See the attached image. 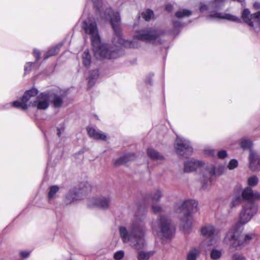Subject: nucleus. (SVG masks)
I'll use <instances>...</instances> for the list:
<instances>
[{
    "instance_id": "1",
    "label": "nucleus",
    "mask_w": 260,
    "mask_h": 260,
    "mask_svg": "<svg viewBox=\"0 0 260 260\" xmlns=\"http://www.w3.org/2000/svg\"><path fill=\"white\" fill-rule=\"evenodd\" d=\"M258 206L254 202H248L242 206L239 213V221L229 230L223 240L230 249L238 250L248 245L255 237L254 232L243 235V226L248 223L258 212Z\"/></svg>"
},
{
    "instance_id": "2",
    "label": "nucleus",
    "mask_w": 260,
    "mask_h": 260,
    "mask_svg": "<svg viewBox=\"0 0 260 260\" xmlns=\"http://www.w3.org/2000/svg\"><path fill=\"white\" fill-rule=\"evenodd\" d=\"M81 27L85 34L89 36L94 54L97 59H111L119 56L117 49L112 50L108 44L101 42L95 22L88 18L82 22Z\"/></svg>"
},
{
    "instance_id": "3",
    "label": "nucleus",
    "mask_w": 260,
    "mask_h": 260,
    "mask_svg": "<svg viewBox=\"0 0 260 260\" xmlns=\"http://www.w3.org/2000/svg\"><path fill=\"white\" fill-rule=\"evenodd\" d=\"M146 231L143 220L136 219L127 230L125 226H120V237L124 243H129L131 247L137 250L142 249L145 244L144 236Z\"/></svg>"
},
{
    "instance_id": "4",
    "label": "nucleus",
    "mask_w": 260,
    "mask_h": 260,
    "mask_svg": "<svg viewBox=\"0 0 260 260\" xmlns=\"http://www.w3.org/2000/svg\"><path fill=\"white\" fill-rule=\"evenodd\" d=\"M93 6L96 9V13L99 17L98 20L104 21H109L114 31L113 40H124L122 38L121 29L120 28V18L119 14L114 12L110 8L105 5H103L102 0H92Z\"/></svg>"
},
{
    "instance_id": "5",
    "label": "nucleus",
    "mask_w": 260,
    "mask_h": 260,
    "mask_svg": "<svg viewBox=\"0 0 260 260\" xmlns=\"http://www.w3.org/2000/svg\"><path fill=\"white\" fill-rule=\"evenodd\" d=\"M198 202L193 200L179 201L175 203L174 209L177 213H182L181 217L183 222V228L186 233H189L192 225L191 215L198 211Z\"/></svg>"
},
{
    "instance_id": "6",
    "label": "nucleus",
    "mask_w": 260,
    "mask_h": 260,
    "mask_svg": "<svg viewBox=\"0 0 260 260\" xmlns=\"http://www.w3.org/2000/svg\"><path fill=\"white\" fill-rule=\"evenodd\" d=\"M154 233L160 238L163 243L170 240L174 233L175 228L171 224V220L166 216L161 215L159 219L152 223Z\"/></svg>"
},
{
    "instance_id": "7",
    "label": "nucleus",
    "mask_w": 260,
    "mask_h": 260,
    "mask_svg": "<svg viewBox=\"0 0 260 260\" xmlns=\"http://www.w3.org/2000/svg\"><path fill=\"white\" fill-rule=\"evenodd\" d=\"M162 31L156 29H144L136 31L134 38L138 40L151 43L154 45H158L162 43L160 38Z\"/></svg>"
},
{
    "instance_id": "8",
    "label": "nucleus",
    "mask_w": 260,
    "mask_h": 260,
    "mask_svg": "<svg viewBox=\"0 0 260 260\" xmlns=\"http://www.w3.org/2000/svg\"><path fill=\"white\" fill-rule=\"evenodd\" d=\"M88 191L86 184H81L79 187L70 189L66 194L64 202L66 205L75 203L82 200Z\"/></svg>"
},
{
    "instance_id": "9",
    "label": "nucleus",
    "mask_w": 260,
    "mask_h": 260,
    "mask_svg": "<svg viewBox=\"0 0 260 260\" xmlns=\"http://www.w3.org/2000/svg\"><path fill=\"white\" fill-rule=\"evenodd\" d=\"M174 148L176 153L183 158L187 157L193 152L190 142L184 138L179 136L177 137Z\"/></svg>"
},
{
    "instance_id": "10",
    "label": "nucleus",
    "mask_w": 260,
    "mask_h": 260,
    "mask_svg": "<svg viewBox=\"0 0 260 260\" xmlns=\"http://www.w3.org/2000/svg\"><path fill=\"white\" fill-rule=\"evenodd\" d=\"M38 93V90L37 89L32 88L30 90H27L24 93L23 96L21 98V101H15L12 103H9L6 104V108H9L12 106L16 108H20L23 110H26L27 109L29 106V103L27 102L29 101L30 99L32 97H34L37 95Z\"/></svg>"
},
{
    "instance_id": "11",
    "label": "nucleus",
    "mask_w": 260,
    "mask_h": 260,
    "mask_svg": "<svg viewBox=\"0 0 260 260\" xmlns=\"http://www.w3.org/2000/svg\"><path fill=\"white\" fill-rule=\"evenodd\" d=\"M111 198L109 196L96 197L89 199L87 206L90 208H98L102 209H107L110 206Z\"/></svg>"
},
{
    "instance_id": "12",
    "label": "nucleus",
    "mask_w": 260,
    "mask_h": 260,
    "mask_svg": "<svg viewBox=\"0 0 260 260\" xmlns=\"http://www.w3.org/2000/svg\"><path fill=\"white\" fill-rule=\"evenodd\" d=\"M201 234L203 236L209 238L210 241L207 244L208 246L214 244L217 238L219 237V232L215 227L211 224H207L201 228Z\"/></svg>"
},
{
    "instance_id": "13",
    "label": "nucleus",
    "mask_w": 260,
    "mask_h": 260,
    "mask_svg": "<svg viewBox=\"0 0 260 260\" xmlns=\"http://www.w3.org/2000/svg\"><path fill=\"white\" fill-rule=\"evenodd\" d=\"M242 17L244 21L251 27L258 26L260 27V11L250 14L248 9L243 11Z\"/></svg>"
},
{
    "instance_id": "14",
    "label": "nucleus",
    "mask_w": 260,
    "mask_h": 260,
    "mask_svg": "<svg viewBox=\"0 0 260 260\" xmlns=\"http://www.w3.org/2000/svg\"><path fill=\"white\" fill-rule=\"evenodd\" d=\"M50 96L48 93H41L37 97L36 101L29 103V106L36 107L38 110H46L49 105Z\"/></svg>"
},
{
    "instance_id": "15",
    "label": "nucleus",
    "mask_w": 260,
    "mask_h": 260,
    "mask_svg": "<svg viewBox=\"0 0 260 260\" xmlns=\"http://www.w3.org/2000/svg\"><path fill=\"white\" fill-rule=\"evenodd\" d=\"M249 167L253 171L260 170V158L257 153L253 150H250L249 156Z\"/></svg>"
},
{
    "instance_id": "16",
    "label": "nucleus",
    "mask_w": 260,
    "mask_h": 260,
    "mask_svg": "<svg viewBox=\"0 0 260 260\" xmlns=\"http://www.w3.org/2000/svg\"><path fill=\"white\" fill-rule=\"evenodd\" d=\"M203 164L201 161L191 159L184 163V171L187 173L194 171L198 168L201 167Z\"/></svg>"
},
{
    "instance_id": "17",
    "label": "nucleus",
    "mask_w": 260,
    "mask_h": 260,
    "mask_svg": "<svg viewBox=\"0 0 260 260\" xmlns=\"http://www.w3.org/2000/svg\"><path fill=\"white\" fill-rule=\"evenodd\" d=\"M87 133L90 137L95 140H101L106 141L107 140V136L105 134L103 133L101 131L95 129L92 127L87 128Z\"/></svg>"
},
{
    "instance_id": "18",
    "label": "nucleus",
    "mask_w": 260,
    "mask_h": 260,
    "mask_svg": "<svg viewBox=\"0 0 260 260\" xmlns=\"http://www.w3.org/2000/svg\"><path fill=\"white\" fill-rule=\"evenodd\" d=\"M215 174L214 169H212L209 171L207 174L203 176L202 188L204 189H207L210 186L212 183V178Z\"/></svg>"
},
{
    "instance_id": "19",
    "label": "nucleus",
    "mask_w": 260,
    "mask_h": 260,
    "mask_svg": "<svg viewBox=\"0 0 260 260\" xmlns=\"http://www.w3.org/2000/svg\"><path fill=\"white\" fill-rule=\"evenodd\" d=\"M242 200V198L241 197V193L236 192L231 197V202L229 205V207L231 209L236 207L241 204Z\"/></svg>"
},
{
    "instance_id": "20",
    "label": "nucleus",
    "mask_w": 260,
    "mask_h": 260,
    "mask_svg": "<svg viewBox=\"0 0 260 260\" xmlns=\"http://www.w3.org/2000/svg\"><path fill=\"white\" fill-rule=\"evenodd\" d=\"M210 17H215L216 18H219L221 19H226L230 21H234V22H240V19L234 15H232L230 14H222L221 13H215L214 15H211L209 16Z\"/></svg>"
},
{
    "instance_id": "21",
    "label": "nucleus",
    "mask_w": 260,
    "mask_h": 260,
    "mask_svg": "<svg viewBox=\"0 0 260 260\" xmlns=\"http://www.w3.org/2000/svg\"><path fill=\"white\" fill-rule=\"evenodd\" d=\"M254 191L250 187H246L241 193L242 198L248 202H253Z\"/></svg>"
},
{
    "instance_id": "22",
    "label": "nucleus",
    "mask_w": 260,
    "mask_h": 260,
    "mask_svg": "<svg viewBox=\"0 0 260 260\" xmlns=\"http://www.w3.org/2000/svg\"><path fill=\"white\" fill-rule=\"evenodd\" d=\"M147 153L148 157L152 160H162L164 159L163 155L153 148H148Z\"/></svg>"
},
{
    "instance_id": "23",
    "label": "nucleus",
    "mask_w": 260,
    "mask_h": 260,
    "mask_svg": "<svg viewBox=\"0 0 260 260\" xmlns=\"http://www.w3.org/2000/svg\"><path fill=\"white\" fill-rule=\"evenodd\" d=\"M134 158L135 155L133 153H127L116 159L115 161V164L116 165H123Z\"/></svg>"
},
{
    "instance_id": "24",
    "label": "nucleus",
    "mask_w": 260,
    "mask_h": 260,
    "mask_svg": "<svg viewBox=\"0 0 260 260\" xmlns=\"http://www.w3.org/2000/svg\"><path fill=\"white\" fill-rule=\"evenodd\" d=\"M62 45V44L61 43L59 44L48 50L44 56V60H46L52 56L56 55L58 53L59 50Z\"/></svg>"
},
{
    "instance_id": "25",
    "label": "nucleus",
    "mask_w": 260,
    "mask_h": 260,
    "mask_svg": "<svg viewBox=\"0 0 260 260\" xmlns=\"http://www.w3.org/2000/svg\"><path fill=\"white\" fill-rule=\"evenodd\" d=\"M99 71L97 70H93L90 73V75L87 78L89 86L92 87L94 85L95 80L99 77Z\"/></svg>"
},
{
    "instance_id": "26",
    "label": "nucleus",
    "mask_w": 260,
    "mask_h": 260,
    "mask_svg": "<svg viewBox=\"0 0 260 260\" xmlns=\"http://www.w3.org/2000/svg\"><path fill=\"white\" fill-rule=\"evenodd\" d=\"M199 254L200 249L197 247L192 248L188 251L186 260H197V258Z\"/></svg>"
},
{
    "instance_id": "27",
    "label": "nucleus",
    "mask_w": 260,
    "mask_h": 260,
    "mask_svg": "<svg viewBox=\"0 0 260 260\" xmlns=\"http://www.w3.org/2000/svg\"><path fill=\"white\" fill-rule=\"evenodd\" d=\"M59 189V187L57 185H52L49 187L47 195V198L49 202L51 200L55 197V194L58 191Z\"/></svg>"
},
{
    "instance_id": "28",
    "label": "nucleus",
    "mask_w": 260,
    "mask_h": 260,
    "mask_svg": "<svg viewBox=\"0 0 260 260\" xmlns=\"http://www.w3.org/2000/svg\"><path fill=\"white\" fill-rule=\"evenodd\" d=\"M82 62L85 67H89L91 63V56L88 50H85L82 54Z\"/></svg>"
},
{
    "instance_id": "29",
    "label": "nucleus",
    "mask_w": 260,
    "mask_h": 260,
    "mask_svg": "<svg viewBox=\"0 0 260 260\" xmlns=\"http://www.w3.org/2000/svg\"><path fill=\"white\" fill-rule=\"evenodd\" d=\"M162 196V191L159 188L155 189L151 193V198L153 202H158Z\"/></svg>"
},
{
    "instance_id": "30",
    "label": "nucleus",
    "mask_w": 260,
    "mask_h": 260,
    "mask_svg": "<svg viewBox=\"0 0 260 260\" xmlns=\"http://www.w3.org/2000/svg\"><path fill=\"white\" fill-rule=\"evenodd\" d=\"M240 145L242 149H249L250 151L251 150V148L252 146V143L249 139L244 138L241 140Z\"/></svg>"
},
{
    "instance_id": "31",
    "label": "nucleus",
    "mask_w": 260,
    "mask_h": 260,
    "mask_svg": "<svg viewBox=\"0 0 260 260\" xmlns=\"http://www.w3.org/2000/svg\"><path fill=\"white\" fill-rule=\"evenodd\" d=\"M153 251L145 252L143 251H140L138 254V260H148L150 257L153 254Z\"/></svg>"
},
{
    "instance_id": "32",
    "label": "nucleus",
    "mask_w": 260,
    "mask_h": 260,
    "mask_svg": "<svg viewBox=\"0 0 260 260\" xmlns=\"http://www.w3.org/2000/svg\"><path fill=\"white\" fill-rule=\"evenodd\" d=\"M224 0H213L209 4V6L213 10H217L222 6Z\"/></svg>"
},
{
    "instance_id": "33",
    "label": "nucleus",
    "mask_w": 260,
    "mask_h": 260,
    "mask_svg": "<svg viewBox=\"0 0 260 260\" xmlns=\"http://www.w3.org/2000/svg\"><path fill=\"white\" fill-rule=\"evenodd\" d=\"M192 14V12L187 9H183L175 13V16L178 18L189 17Z\"/></svg>"
},
{
    "instance_id": "34",
    "label": "nucleus",
    "mask_w": 260,
    "mask_h": 260,
    "mask_svg": "<svg viewBox=\"0 0 260 260\" xmlns=\"http://www.w3.org/2000/svg\"><path fill=\"white\" fill-rule=\"evenodd\" d=\"M222 255V252L220 250L213 249L210 252V257L213 260L219 259Z\"/></svg>"
},
{
    "instance_id": "35",
    "label": "nucleus",
    "mask_w": 260,
    "mask_h": 260,
    "mask_svg": "<svg viewBox=\"0 0 260 260\" xmlns=\"http://www.w3.org/2000/svg\"><path fill=\"white\" fill-rule=\"evenodd\" d=\"M52 103L55 108H59L61 107L62 104V99L59 95H54Z\"/></svg>"
},
{
    "instance_id": "36",
    "label": "nucleus",
    "mask_w": 260,
    "mask_h": 260,
    "mask_svg": "<svg viewBox=\"0 0 260 260\" xmlns=\"http://www.w3.org/2000/svg\"><path fill=\"white\" fill-rule=\"evenodd\" d=\"M153 16V12L150 9H147L142 13V17L146 21H149Z\"/></svg>"
},
{
    "instance_id": "37",
    "label": "nucleus",
    "mask_w": 260,
    "mask_h": 260,
    "mask_svg": "<svg viewBox=\"0 0 260 260\" xmlns=\"http://www.w3.org/2000/svg\"><path fill=\"white\" fill-rule=\"evenodd\" d=\"M258 182V179L256 176H252L248 179V185L249 186H256Z\"/></svg>"
},
{
    "instance_id": "38",
    "label": "nucleus",
    "mask_w": 260,
    "mask_h": 260,
    "mask_svg": "<svg viewBox=\"0 0 260 260\" xmlns=\"http://www.w3.org/2000/svg\"><path fill=\"white\" fill-rule=\"evenodd\" d=\"M238 161L235 159H233L229 162L228 167L230 170H233L236 168L238 166Z\"/></svg>"
},
{
    "instance_id": "39",
    "label": "nucleus",
    "mask_w": 260,
    "mask_h": 260,
    "mask_svg": "<svg viewBox=\"0 0 260 260\" xmlns=\"http://www.w3.org/2000/svg\"><path fill=\"white\" fill-rule=\"evenodd\" d=\"M124 256V252L123 251L120 250L116 252L114 255V258L116 260H120Z\"/></svg>"
},
{
    "instance_id": "40",
    "label": "nucleus",
    "mask_w": 260,
    "mask_h": 260,
    "mask_svg": "<svg viewBox=\"0 0 260 260\" xmlns=\"http://www.w3.org/2000/svg\"><path fill=\"white\" fill-rule=\"evenodd\" d=\"M217 156L219 158L223 159L227 156V153L225 150H221L217 152Z\"/></svg>"
},
{
    "instance_id": "41",
    "label": "nucleus",
    "mask_w": 260,
    "mask_h": 260,
    "mask_svg": "<svg viewBox=\"0 0 260 260\" xmlns=\"http://www.w3.org/2000/svg\"><path fill=\"white\" fill-rule=\"evenodd\" d=\"M233 260H246L245 257L239 254H235L233 256Z\"/></svg>"
},
{
    "instance_id": "42",
    "label": "nucleus",
    "mask_w": 260,
    "mask_h": 260,
    "mask_svg": "<svg viewBox=\"0 0 260 260\" xmlns=\"http://www.w3.org/2000/svg\"><path fill=\"white\" fill-rule=\"evenodd\" d=\"M152 210L155 213H157L161 211V208L158 205H153L152 206Z\"/></svg>"
},
{
    "instance_id": "43",
    "label": "nucleus",
    "mask_w": 260,
    "mask_h": 260,
    "mask_svg": "<svg viewBox=\"0 0 260 260\" xmlns=\"http://www.w3.org/2000/svg\"><path fill=\"white\" fill-rule=\"evenodd\" d=\"M32 63H33L32 62H29L27 63L26 66L24 67V72L25 74L30 72L31 70V66Z\"/></svg>"
},
{
    "instance_id": "44",
    "label": "nucleus",
    "mask_w": 260,
    "mask_h": 260,
    "mask_svg": "<svg viewBox=\"0 0 260 260\" xmlns=\"http://www.w3.org/2000/svg\"><path fill=\"white\" fill-rule=\"evenodd\" d=\"M34 56L36 59V60L38 61L40 58V51L38 49H34Z\"/></svg>"
},
{
    "instance_id": "45",
    "label": "nucleus",
    "mask_w": 260,
    "mask_h": 260,
    "mask_svg": "<svg viewBox=\"0 0 260 260\" xmlns=\"http://www.w3.org/2000/svg\"><path fill=\"white\" fill-rule=\"evenodd\" d=\"M20 254L22 258H26L29 256L30 252L27 251H21L20 252Z\"/></svg>"
},
{
    "instance_id": "46",
    "label": "nucleus",
    "mask_w": 260,
    "mask_h": 260,
    "mask_svg": "<svg viewBox=\"0 0 260 260\" xmlns=\"http://www.w3.org/2000/svg\"><path fill=\"white\" fill-rule=\"evenodd\" d=\"M64 131V127L63 126H61L60 127H57V135L58 137H60L62 134L63 133Z\"/></svg>"
},
{
    "instance_id": "47",
    "label": "nucleus",
    "mask_w": 260,
    "mask_h": 260,
    "mask_svg": "<svg viewBox=\"0 0 260 260\" xmlns=\"http://www.w3.org/2000/svg\"><path fill=\"white\" fill-rule=\"evenodd\" d=\"M260 200V192L258 191H254L253 194V202L255 200Z\"/></svg>"
},
{
    "instance_id": "48",
    "label": "nucleus",
    "mask_w": 260,
    "mask_h": 260,
    "mask_svg": "<svg viewBox=\"0 0 260 260\" xmlns=\"http://www.w3.org/2000/svg\"><path fill=\"white\" fill-rule=\"evenodd\" d=\"M173 27L175 29H178V28H180V27L181 25L180 22L178 21H174L173 22Z\"/></svg>"
},
{
    "instance_id": "49",
    "label": "nucleus",
    "mask_w": 260,
    "mask_h": 260,
    "mask_svg": "<svg viewBox=\"0 0 260 260\" xmlns=\"http://www.w3.org/2000/svg\"><path fill=\"white\" fill-rule=\"evenodd\" d=\"M208 10V7L207 5L204 4H201V6H200V11L201 12H203L205 11H206Z\"/></svg>"
},
{
    "instance_id": "50",
    "label": "nucleus",
    "mask_w": 260,
    "mask_h": 260,
    "mask_svg": "<svg viewBox=\"0 0 260 260\" xmlns=\"http://www.w3.org/2000/svg\"><path fill=\"white\" fill-rule=\"evenodd\" d=\"M173 7L171 4H167L165 7V9L168 12H171L172 11Z\"/></svg>"
},
{
    "instance_id": "51",
    "label": "nucleus",
    "mask_w": 260,
    "mask_h": 260,
    "mask_svg": "<svg viewBox=\"0 0 260 260\" xmlns=\"http://www.w3.org/2000/svg\"><path fill=\"white\" fill-rule=\"evenodd\" d=\"M206 152L207 154H209L212 156H214V155H215V152H214V150L212 149L206 150Z\"/></svg>"
},
{
    "instance_id": "52",
    "label": "nucleus",
    "mask_w": 260,
    "mask_h": 260,
    "mask_svg": "<svg viewBox=\"0 0 260 260\" xmlns=\"http://www.w3.org/2000/svg\"><path fill=\"white\" fill-rule=\"evenodd\" d=\"M253 7L255 9H259L260 8V3L258 2H255L253 4Z\"/></svg>"
}]
</instances>
